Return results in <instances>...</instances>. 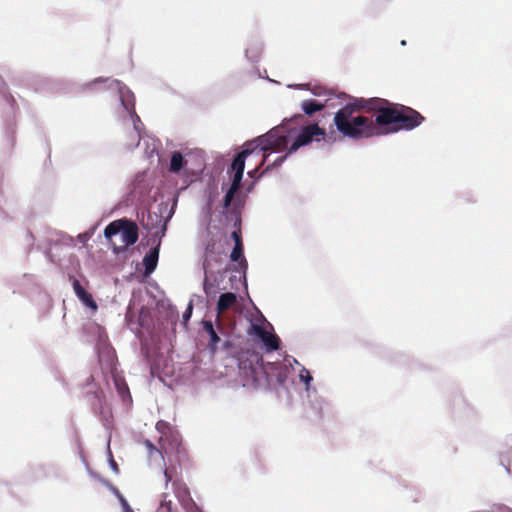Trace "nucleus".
<instances>
[{
  "label": "nucleus",
  "mask_w": 512,
  "mask_h": 512,
  "mask_svg": "<svg viewBox=\"0 0 512 512\" xmlns=\"http://www.w3.org/2000/svg\"><path fill=\"white\" fill-rule=\"evenodd\" d=\"M364 105L348 104L338 110L334 116V125L343 136L358 140L378 134L377 126L392 127L389 132L412 130L421 125L425 118L415 109L402 104L391 103L385 99L374 98L367 108L377 112L375 120L366 116H353L355 110Z\"/></svg>",
  "instance_id": "nucleus-1"
},
{
  "label": "nucleus",
  "mask_w": 512,
  "mask_h": 512,
  "mask_svg": "<svg viewBox=\"0 0 512 512\" xmlns=\"http://www.w3.org/2000/svg\"><path fill=\"white\" fill-rule=\"evenodd\" d=\"M292 131V136L295 135V137L289 146L290 154L296 152L303 146L311 144L312 142L319 143L324 141L331 144L345 137L337 128L336 130H333L332 127H330V130L327 132L324 128L319 127L317 123H309L302 126L299 130L295 129Z\"/></svg>",
  "instance_id": "nucleus-2"
},
{
  "label": "nucleus",
  "mask_w": 512,
  "mask_h": 512,
  "mask_svg": "<svg viewBox=\"0 0 512 512\" xmlns=\"http://www.w3.org/2000/svg\"><path fill=\"white\" fill-rule=\"evenodd\" d=\"M293 131H288L285 134V128L283 126L271 129L265 135H262L252 142L255 145H259L257 148V157L261 158L260 165H263L266 161L267 155L265 154L269 150L283 151L287 149L289 151L290 138L292 137Z\"/></svg>",
  "instance_id": "nucleus-3"
},
{
  "label": "nucleus",
  "mask_w": 512,
  "mask_h": 512,
  "mask_svg": "<svg viewBox=\"0 0 512 512\" xmlns=\"http://www.w3.org/2000/svg\"><path fill=\"white\" fill-rule=\"evenodd\" d=\"M121 233L123 248L134 245L139 237V229L137 224L127 218L114 220L104 229V236L110 240L113 236Z\"/></svg>",
  "instance_id": "nucleus-4"
},
{
  "label": "nucleus",
  "mask_w": 512,
  "mask_h": 512,
  "mask_svg": "<svg viewBox=\"0 0 512 512\" xmlns=\"http://www.w3.org/2000/svg\"><path fill=\"white\" fill-rule=\"evenodd\" d=\"M165 484L168 486L172 482L173 492L181 504H186L191 500L187 485L179 478V471L174 464L168 465L164 469Z\"/></svg>",
  "instance_id": "nucleus-5"
},
{
  "label": "nucleus",
  "mask_w": 512,
  "mask_h": 512,
  "mask_svg": "<svg viewBox=\"0 0 512 512\" xmlns=\"http://www.w3.org/2000/svg\"><path fill=\"white\" fill-rule=\"evenodd\" d=\"M252 357L255 360V365L251 364L250 369L254 376L257 375L259 369L266 375L267 380L275 376L279 382L282 381L284 366L280 362H264L263 357L257 353H253Z\"/></svg>",
  "instance_id": "nucleus-6"
},
{
  "label": "nucleus",
  "mask_w": 512,
  "mask_h": 512,
  "mask_svg": "<svg viewBox=\"0 0 512 512\" xmlns=\"http://www.w3.org/2000/svg\"><path fill=\"white\" fill-rule=\"evenodd\" d=\"M254 144L255 142L246 143L244 149L235 156L231 164V170L234 172L232 181L241 183L246 159L252 155L257 156V148L259 145L254 146Z\"/></svg>",
  "instance_id": "nucleus-7"
},
{
  "label": "nucleus",
  "mask_w": 512,
  "mask_h": 512,
  "mask_svg": "<svg viewBox=\"0 0 512 512\" xmlns=\"http://www.w3.org/2000/svg\"><path fill=\"white\" fill-rule=\"evenodd\" d=\"M252 330L261 339L267 351H274L279 348L280 339L276 334L270 333L263 326L256 324H252Z\"/></svg>",
  "instance_id": "nucleus-8"
},
{
  "label": "nucleus",
  "mask_w": 512,
  "mask_h": 512,
  "mask_svg": "<svg viewBox=\"0 0 512 512\" xmlns=\"http://www.w3.org/2000/svg\"><path fill=\"white\" fill-rule=\"evenodd\" d=\"M168 451L170 452L171 462L169 461V465L172 463L177 467V470L181 469L182 465H185L189 461V456L186 448L177 440H174V443L169 444Z\"/></svg>",
  "instance_id": "nucleus-9"
},
{
  "label": "nucleus",
  "mask_w": 512,
  "mask_h": 512,
  "mask_svg": "<svg viewBox=\"0 0 512 512\" xmlns=\"http://www.w3.org/2000/svg\"><path fill=\"white\" fill-rule=\"evenodd\" d=\"M72 279V286L76 296L79 300L85 304L86 306L92 308L93 310L97 309V303L94 301L92 295L85 290V288L81 285L80 281L76 278Z\"/></svg>",
  "instance_id": "nucleus-10"
},
{
  "label": "nucleus",
  "mask_w": 512,
  "mask_h": 512,
  "mask_svg": "<svg viewBox=\"0 0 512 512\" xmlns=\"http://www.w3.org/2000/svg\"><path fill=\"white\" fill-rule=\"evenodd\" d=\"M160 244L161 241L159 240L157 245L153 247L143 258L146 275L151 274L157 267Z\"/></svg>",
  "instance_id": "nucleus-11"
},
{
  "label": "nucleus",
  "mask_w": 512,
  "mask_h": 512,
  "mask_svg": "<svg viewBox=\"0 0 512 512\" xmlns=\"http://www.w3.org/2000/svg\"><path fill=\"white\" fill-rule=\"evenodd\" d=\"M236 301L237 297L232 292L221 294L217 303V311L221 313L228 310L236 303Z\"/></svg>",
  "instance_id": "nucleus-12"
},
{
  "label": "nucleus",
  "mask_w": 512,
  "mask_h": 512,
  "mask_svg": "<svg viewBox=\"0 0 512 512\" xmlns=\"http://www.w3.org/2000/svg\"><path fill=\"white\" fill-rule=\"evenodd\" d=\"M324 107H325V105L323 103H321L317 100H314V99L304 100L301 103V108H302L303 112L308 116H311L314 113L323 110Z\"/></svg>",
  "instance_id": "nucleus-13"
},
{
  "label": "nucleus",
  "mask_w": 512,
  "mask_h": 512,
  "mask_svg": "<svg viewBox=\"0 0 512 512\" xmlns=\"http://www.w3.org/2000/svg\"><path fill=\"white\" fill-rule=\"evenodd\" d=\"M203 326L204 330L208 333L210 337L209 347L211 351L214 352L216 350L217 344L220 342V337L217 335L211 321H204Z\"/></svg>",
  "instance_id": "nucleus-14"
},
{
  "label": "nucleus",
  "mask_w": 512,
  "mask_h": 512,
  "mask_svg": "<svg viewBox=\"0 0 512 512\" xmlns=\"http://www.w3.org/2000/svg\"><path fill=\"white\" fill-rule=\"evenodd\" d=\"M162 441H163V438L161 437L160 438L161 449L156 448L151 441H149V440L145 441V445L148 448L149 456L152 457L153 453H157L162 458H164V454H165L168 457V461L171 462V457H170V452L168 451V447L165 445V443H162Z\"/></svg>",
  "instance_id": "nucleus-15"
},
{
  "label": "nucleus",
  "mask_w": 512,
  "mask_h": 512,
  "mask_svg": "<svg viewBox=\"0 0 512 512\" xmlns=\"http://www.w3.org/2000/svg\"><path fill=\"white\" fill-rule=\"evenodd\" d=\"M184 166L183 155L179 151L172 153L169 170L173 173H178Z\"/></svg>",
  "instance_id": "nucleus-16"
},
{
  "label": "nucleus",
  "mask_w": 512,
  "mask_h": 512,
  "mask_svg": "<svg viewBox=\"0 0 512 512\" xmlns=\"http://www.w3.org/2000/svg\"><path fill=\"white\" fill-rule=\"evenodd\" d=\"M240 185H241V183L232 181L231 186H230L229 190L226 192L224 199H223L224 208L227 209L231 205V202H232L236 192L240 188Z\"/></svg>",
  "instance_id": "nucleus-17"
},
{
  "label": "nucleus",
  "mask_w": 512,
  "mask_h": 512,
  "mask_svg": "<svg viewBox=\"0 0 512 512\" xmlns=\"http://www.w3.org/2000/svg\"><path fill=\"white\" fill-rule=\"evenodd\" d=\"M230 258L234 262H245L246 260L243 256V243H236L231 252Z\"/></svg>",
  "instance_id": "nucleus-18"
},
{
  "label": "nucleus",
  "mask_w": 512,
  "mask_h": 512,
  "mask_svg": "<svg viewBox=\"0 0 512 512\" xmlns=\"http://www.w3.org/2000/svg\"><path fill=\"white\" fill-rule=\"evenodd\" d=\"M214 252H215V242L213 239H210V241L206 244L205 255H204V260H203V269H204L205 273H207V270L209 267L208 256L213 254Z\"/></svg>",
  "instance_id": "nucleus-19"
},
{
  "label": "nucleus",
  "mask_w": 512,
  "mask_h": 512,
  "mask_svg": "<svg viewBox=\"0 0 512 512\" xmlns=\"http://www.w3.org/2000/svg\"><path fill=\"white\" fill-rule=\"evenodd\" d=\"M167 498H168L167 493H163L162 500H161V503H160V506H159L157 512H173L172 501L168 500Z\"/></svg>",
  "instance_id": "nucleus-20"
},
{
  "label": "nucleus",
  "mask_w": 512,
  "mask_h": 512,
  "mask_svg": "<svg viewBox=\"0 0 512 512\" xmlns=\"http://www.w3.org/2000/svg\"><path fill=\"white\" fill-rule=\"evenodd\" d=\"M203 289L207 296L213 295L216 293V285L214 282H211L207 276V273H205V279L203 283Z\"/></svg>",
  "instance_id": "nucleus-21"
},
{
  "label": "nucleus",
  "mask_w": 512,
  "mask_h": 512,
  "mask_svg": "<svg viewBox=\"0 0 512 512\" xmlns=\"http://www.w3.org/2000/svg\"><path fill=\"white\" fill-rule=\"evenodd\" d=\"M300 378L307 386H309L310 382L312 381L310 372L305 368L300 371Z\"/></svg>",
  "instance_id": "nucleus-22"
},
{
  "label": "nucleus",
  "mask_w": 512,
  "mask_h": 512,
  "mask_svg": "<svg viewBox=\"0 0 512 512\" xmlns=\"http://www.w3.org/2000/svg\"><path fill=\"white\" fill-rule=\"evenodd\" d=\"M115 384L117 386V389L119 391V393L123 396L125 393H128L129 390H128V386L122 382L120 383L117 379L115 380Z\"/></svg>",
  "instance_id": "nucleus-23"
},
{
  "label": "nucleus",
  "mask_w": 512,
  "mask_h": 512,
  "mask_svg": "<svg viewBox=\"0 0 512 512\" xmlns=\"http://www.w3.org/2000/svg\"><path fill=\"white\" fill-rule=\"evenodd\" d=\"M120 504L122 506L123 512H134L127 500L124 497H121Z\"/></svg>",
  "instance_id": "nucleus-24"
},
{
  "label": "nucleus",
  "mask_w": 512,
  "mask_h": 512,
  "mask_svg": "<svg viewBox=\"0 0 512 512\" xmlns=\"http://www.w3.org/2000/svg\"><path fill=\"white\" fill-rule=\"evenodd\" d=\"M231 237L233 238L235 244L236 243H243L242 242V236H241V230L238 229V230H234L232 233H231Z\"/></svg>",
  "instance_id": "nucleus-25"
},
{
  "label": "nucleus",
  "mask_w": 512,
  "mask_h": 512,
  "mask_svg": "<svg viewBox=\"0 0 512 512\" xmlns=\"http://www.w3.org/2000/svg\"><path fill=\"white\" fill-rule=\"evenodd\" d=\"M192 310H193V305H192V302H190L186 311L183 314L184 321L189 320V318L191 317V314H192Z\"/></svg>",
  "instance_id": "nucleus-26"
},
{
  "label": "nucleus",
  "mask_w": 512,
  "mask_h": 512,
  "mask_svg": "<svg viewBox=\"0 0 512 512\" xmlns=\"http://www.w3.org/2000/svg\"><path fill=\"white\" fill-rule=\"evenodd\" d=\"M261 165L259 164V166L255 167L253 170L249 171L248 172V175L251 177V178H255L257 177V173H258V170H259V167Z\"/></svg>",
  "instance_id": "nucleus-27"
},
{
  "label": "nucleus",
  "mask_w": 512,
  "mask_h": 512,
  "mask_svg": "<svg viewBox=\"0 0 512 512\" xmlns=\"http://www.w3.org/2000/svg\"><path fill=\"white\" fill-rule=\"evenodd\" d=\"M113 493L116 495L119 501L121 497H124L117 488H113Z\"/></svg>",
  "instance_id": "nucleus-28"
},
{
  "label": "nucleus",
  "mask_w": 512,
  "mask_h": 512,
  "mask_svg": "<svg viewBox=\"0 0 512 512\" xmlns=\"http://www.w3.org/2000/svg\"><path fill=\"white\" fill-rule=\"evenodd\" d=\"M153 216H154V217H155L159 222H161V217H160V216H158L156 213H154V214L149 213V214H148V218H149V219H151Z\"/></svg>",
  "instance_id": "nucleus-29"
},
{
  "label": "nucleus",
  "mask_w": 512,
  "mask_h": 512,
  "mask_svg": "<svg viewBox=\"0 0 512 512\" xmlns=\"http://www.w3.org/2000/svg\"><path fill=\"white\" fill-rule=\"evenodd\" d=\"M291 120H295V121H297V120H304V116L303 115H296Z\"/></svg>",
  "instance_id": "nucleus-30"
},
{
  "label": "nucleus",
  "mask_w": 512,
  "mask_h": 512,
  "mask_svg": "<svg viewBox=\"0 0 512 512\" xmlns=\"http://www.w3.org/2000/svg\"><path fill=\"white\" fill-rule=\"evenodd\" d=\"M285 158L286 156L278 158V160L273 165L280 164Z\"/></svg>",
  "instance_id": "nucleus-31"
},
{
  "label": "nucleus",
  "mask_w": 512,
  "mask_h": 512,
  "mask_svg": "<svg viewBox=\"0 0 512 512\" xmlns=\"http://www.w3.org/2000/svg\"><path fill=\"white\" fill-rule=\"evenodd\" d=\"M111 464H112V467L114 468V470L117 471L118 466H117L116 462L114 460H112Z\"/></svg>",
  "instance_id": "nucleus-32"
}]
</instances>
